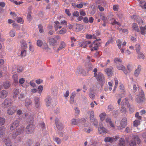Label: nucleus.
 I'll return each instance as SVG.
<instances>
[{
    "instance_id": "nucleus-31",
    "label": "nucleus",
    "mask_w": 146,
    "mask_h": 146,
    "mask_svg": "<svg viewBox=\"0 0 146 146\" xmlns=\"http://www.w3.org/2000/svg\"><path fill=\"white\" fill-rule=\"evenodd\" d=\"M106 116V114L105 113H101L99 115L101 121H104L105 119V117Z\"/></svg>"
},
{
    "instance_id": "nucleus-20",
    "label": "nucleus",
    "mask_w": 146,
    "mask_h": 146,
    "mask_svg": "<svg viewBox=\"0 0 146 146\" xmlns=\"http://www.w3.org/2000/svg\"><path fill=\"white\" fill-rule=\"evenodd\" d=\"M4 141L6 146H12V145L10 139L9 138H7L5 139Z\"/></svg>"
},
{
    "instance_id": "nucleus-55",
    "label": "nucleus",
    "mask_w": 146,
    "mask_h": 146,
    "mask_svg": "<svg viewBox=\"0 0 146 146\" xmlns=\"http://www.w3.org/2000/svg\"><path fill=\"white\" fill-rule=\"evenodd\" d=\"M27 145L31 146L33 144V141L31 140L28 139L26 142Z\"/></svg>"
},
{
    "instance_id": "nucleus-51",
    "label": "nucleus",
    "mask_w": 146,
    "mask_h": 146,
    "mask_svg": "<svg viewBox=\"0 0 146 146\" xmlns=\"http://www.w3.org/2000/svg\"><path fill=\"white\" fill-rule=\"evenodd\" d=\"M15 32L13 30H11L9 33L10 35L12 37H13L15 36Z\"/></svg>"
},
{
    "instance_id": "nucleus-43",
    "label": "nucleus",
    "mask_w": 146,
    "mask_h": 146,
    "mask_svg": "<svg viewBox=\"0 0 146 146\" xmlns=\"http://www.w3.org/2000/svg\"><path fill=\"white\" fill-rule=\"evenodd\" d=\"M141 30L140 33L141 34L143 35H145L146 34V31L144 27H140Z\"/></svg>"
},
{
    "instance_id": "nucleus-50",
    "label": "nucleus",
    "mask_w": 146,
    "mask_h": 146,
    "mask_svg": "<svg viewBox=\"0 0 146 146\" xmlns=\"http://www.w3.org/2000/svg\"><path fill=\"white\" fill-rule=\"evenodd\" d=\"M119 89L123 92H125V89L123 85L122 84L120 83L119 84Z\"/></svg>"
},
{
    "instance_id": "nucleus-13",
    "label": "nucleus",
    "mask_w": 146,
    "mask_h": 146,
    "mask_svg": "<svg viewBox=\"0 0 146 146\" xmlns=\"http://www.w3.org/2000/svg\"><path fill=\"white\" fill-rule=\"evenodd\" d=\"M8 92L5 90H2L0 92V98L4 99L6 98L8 95Z\"/></svg>"
},
{
    "instance_id": "nucleus-9",
    "label": "nucleus",
    "mask_w": 146,
    "mask_h": 146,
    "mask_svg": "<svg viewBox=\"0 0 146 146\" xmlns=\"http://www.w3.org/2000/svg\"><path fill=\"white\" fill-rule=\"evenodd\" d=\"M11 100L8 99H5L2 104V106L4 108H7L11 106Z\"/></svg>"
},
{
    "instance_id": "nucleus-36",
    "label": "nucleus",
    "mask_w": 146,
    "mask_h": 146,
    "mask_svg": "<svg viewBox=\"0 0 146 146\" xmlns=\"http://www.w3.org/2000/svg\"><path fill=\"white\" fill-rule=\"evenodd\" d=\"M126 42L124 41V42L121 45L122 46V48H121V53H123L124 52V50H125V46L126 44Z\"/></svg>"
},
{
    "instance_id": "nucleus-60",
    "label": "nucleus",
    "mask_w": 146,
    "mask_h": 146,
    "mask_svg": "<svg viewBox=\"0 0 146 146\" xmlns=\"http://www.w3.org/2000/svg\"><path fill=\"white\" fill-rule=\"evenodd\" d=\"M120 111L122 113H125L127 112L126 108L123 106H122L120 110Z\"/></svg>"
},
{
    "instance_id": "nucleus-15",
    "label": "nucleus",
    "mask_w": 146,
    "mask_h": 146,
    "mask_svg": "<svg viewBox=\"0 0 146 146\" xmlns=\"http://www.w3.org/2000/svg\"><path fill=\"white\" fill-rule=\"evenodd\" d=\"M120 125L121 127L124 128L126 126L127 123V119L126 118H123L120 121Z\"/></svg>"
},
{
    "instance_id": "nucleus-35",
    "label": "nucleus",
    "mask_w": 146,
    "mask_h": 146,
    "mask_svg": "<svg viewBox=\"0 0 146 146\" xmlns=\"http://www.w3.org/2000/svg\"><path fill=\"white\" fill-rule=\"evenodd\" d=\"M67 30L66 29L64 28H62L60 31H58V33L60 34H64L66 33Z\"/></svg>"
},
{
    "instance_id": "nucleus-59",
    "label": "nucleus",
    "mask_w": 146,
    "mask_h": 146,
    "mask_svg": "<svg viewBox=\"0 0 146 146\" xmlns=\"http://www.w3.org/2000/svg\"><path fill=\"white\" fill-rule=\"evenodd\" d=\"M100 18L104 22H106V20L107 19L106 18L104 15L102 14L100 15Z\"/></svg>"
},
{
    "instance_id": "nucleus-58",
    "label": "nucleus",
    "mask_w": 146,
    "mask_h": 146,
    "mask_svg": "<svg viewBox=\"0 0 146 146\" xmlns=\"http://www.w3.org/2000/svg\"><path fill=\"white\" fill-rule=\"evenodd\" d=\"M135 49L137 53H138L139 52L140 50V45L138 44H136L135 46Z\"/></svg>"
},
{
    "instance_id": "nucleus-48",
    "label": "nucleus",
    "mask_w": 146,
    "mask_h": 146,
    "mask_svg": "<svg viewBox=\"0 0 146 146\" xmlns=\"http://www.w3.org/2000/svg\"><path fill=\"white\" fill-rule=\"evenodd\" d=\"M5 122V119L4 118L0 117V126L4 124Z\"/></svg>"
},
{
    "instance_id": "nucleus-10",
    "label": "nucleus",
    "mask_w": 146,
    "mask_h": 146,
    "mask_svg": "<svg viewBox=\"0 0 146 146\" xmlns=\"http://www.w3.org/2000/svg\"><path fill=\"white\" fill-rule=\"evenodd\" d=\"M98 132L99 133L101 134H104L108 132L107 130L104 127L100 125L98 128Z\"/></svg>"
},
{
    "instance_id": "nucleus-28",
    "label": "nucleus",
    "mask_w": 146,
    "mask_h": 146,
    "mask_svg": "<svg viewBox=\"0 0 146 146\" xmlns=\"http://www.w3.org/2000/svg\"><path fill=\"white\" fill-rule=\"evenodd\" d=\"M125 141L124 138H121L119 141V146H125Z\"/></svg>"
},
{
    "instance_id": "nucleus-12",
    "label": "nucleus",
    "mask_w": 146,
    "mask_h": 146,
    "mask_svg": "<svg viewBox=\"0 0 146 146\" xmlns=\"http://www.w3.org/2000/svg\"><path fill=\"white\" fill-rule=\"evenodd\" d=\"M90 43L91 41H84L79 43V46L80 47H83L85 48L88 45L90 44Z\"/></svg>"
},
{
    "instance_id": "nucleus-62",
    "label": "nucleus",
    "mask_w": 146,
    "mask_h": 146,
    "mask_svg": "<svg viewBox=\"0 0 146 146\" xmlns=\"http://www.w3.org/2000/svg\"><path fill=\"white\" fill-rule=\"evenodd\" d=\"M16 20L17 21L18 23H22L23 22L22 18L20 17L17 18Z\"/></svg>"
},
{
    "instance_id": "nucleus-32",
    "label": "nucleus",
    "mask_w": 146,
    "mask_h": 146,
    "mask_svg": "<svg viewBox=\"0 0 146 146\" xmlns=\"http://www.w3.org/2000/svg\"><path fill=\"white\" fill-rule=\"evenodd\" d=\"M10 86V84L9 81H6L3 83V86L5 88H8Z\"/></svg>"
},
{
    "instance_id": "nucleus-1",
    "label": "nucleus",
    "mask_w": 146,
    "mask_h": 146,
    "mask_svg": "<svg viewBox=\"0 0 146 146\" xmlns=\"http://www.w3.org/2000/svg\"><path fill=\"white\" fill-rule=\"evenodd\" d=\"M141 141L138 136L137 135H134L129 142L130 146H136L137 144H139L140 143Z\"/></svg>"
},
{
    "instance_id": "nucleus-30",
    "label": "nucleus",
    "mask_w": 146,
    "mask_h": 146,
    "mask_svg": "<svg viewBox=\"0 0 146 146\" xmlns=\"http://www.w3.org/2000/svg\"><path fill=\"white\" fill-rule=\"evenodd\" d=\"M113 140V138L111 137H106L104 139V141L106 142H112Z\"/></svg>"
},
{
    "instance_id": "nucleus-38",
    "label": "nucleus",
    "mask_w": 146,
    "mask_h": 146,
    "mask_svg": "<svg viewBox=\"0 0 146 146\" xmlns=\"http://www.w3.org/2000/svg\"><path fill=\"white\" fill-rule=\"evenodd\" d=\"M89 96L92 100H93L95 99V96L94 92L92 91L90 92L89 94Z\"/></svg>"
},
{
    "instance_id": "nucleus-19",
    "label": "nucleus",
    "mask_w": 146,
    "mask_h": 146,
    "mask_svg": "<svg viewBox=\"0 0 146 146\" xmlns=\"http://www.w3.org/2000/svg\"><path fill=\"white\" fill-rule=\"evenodd\" d=\"M54 27L56 31H57L58 29H60L62 28L61 24L58 21H55L54 22Z\"/></svg>"
},
{
    "instance_id": "nucleus-40",
    "label": "nucleus",
    "mask_w": 146,
    "mask_h": 146,
    "mask_svg": "<svg viewBox=\"0 0 146 146\" xmlns=\"http://www.w3.org/2000/svg\"><path fill=\"white\" fill-rule=\"evenodd\" d=\"M37 88L38 90V93L40 95L43 89V87L42 86L40 85Z\"/></svg>"
},
{
    "instance_id": "nucleus-46",
    "label": "nucleus",
    "mask_w": 146,
    "mask_h": 146,
    "mask_svg": "<svg viewBox=\"0 0 146 146\" xmlns=\"http://www.w3.org/2000/svg\"><path fill=\"white\" fill-rule=\"evenodd\" d=\"M13 78L15 83L18 82V77L17 74H15L13 76Z\"/></svg>"
},
{
    "instance_id": "nucleus-25",
    "label": "nucleus",
    "mask_w": 146,
    "mask_h": 146,
    "mask_svg": "<svg viewBox=\"0 0 146 146\" xmlns=\"http://www.w3.org/2000/svg\"><path fill=\"white\" fill-rule=\"evenodd\" d=\"M51 100V98L49 96H48L45 100V101L46 103V105L47 106H50Z\"/></svg>"
},
{
    "instance_id": "nucleus-53",
    "label": "nucleus",
    "mask_w": 146,
    "mask_h": 146,
    "mask_svg": "<svg viewBox=\"0 0 146 146\" xmlns=\"http://www.w3.org/2000/svg\"><path fill=\"white\" fill-rule=\"evenodd\" d=\"M38 28L39 32L40 33H42L44 31L43 27L41 25H38Z\"/></svg>"
},
{
    "instance_id": "nucleus-11",
    "label": "nucleus",
    "mask_w": 146,
    "mask_h": 146,
    "mask_svg": "<svg viewBox=\"0 0 146 146\" xmlns=\"http://www.w3.org/2000/svg\"><path fill=\"white\" fill-rule=\"evenodd\" d=\"M16 110L15 107L14 106H13L12 107L9 108L7 110V113L9 115H12L15 112Z\"/></svg>"
},
{
    "instance_id": "nucleus-45",
    "label": "nucleus",
    "mask_w": 146,
    "mask_h": 146,
    "mask_svg": "<svg viewBox=\"0 0 146 146\" xmlns=\"http://www.w3.org/2000/svg\"><path fill=\"white\" fill-rule=\"evenodd\" d=\"M140 123V121L139 120H135L133 122V125L137 127Z\"/></svg>"
},
{
    "instance_id": "nucleus-64",
    "label": "nucleus",
    "mask_w": 146,
    "mask_h": 146,
    "mask_svg": "<svg viewBox=\"0 0 146 146\" xmlns=\"http://www.w3.org/2000/svg\"><path fill=\"white\" fill-rule=\"evenodd\" d=\"M25 81V79L23 78H21L19 79V83L21 84H22L24 83Z\"/></svg>"
},
{
    "instance_id": "nucleus-33",
    "label": "nucleus",
    "mask_w": 146,
    "mask_h": 146,
    "mask_svg": "<svg viewBox=\"0 0 146 146\" xmlns=\"http://www.w3.org/2000/svg\"><path fill=\"white\" fill-rule=\"evenodd\" d=\"M5 130L4 129L0 128V138L3 137L5 135Z\"/></svg>"
},
{
    "instance_id": "nucleus-24",
    "label": "nucleus",
    "mask_w": 146,
    "mask_h": 146,
    "mask_svg": "<svg viewBox=\"0 0 146 146\" xmlns=\"http://www.w3.org/2000/svg\"><path fill=\"white\" fill-rule=\"evenodd\" d=\"M106 122L109 124L112 127H114V126L113 123L110 117H107L105 119Z\"/></svg>"
},
{
    "instance_id": "nucleus-27",
    "label": "nucleus",
    "mask_w": 146,
    "mask_h": 146,
    "mask_svg": "<svg viewBox=\"0 0 146 146\" xmlns=\"http://www.w3.org/2000/svg\"><path fill=\"white\" fill-rule=\"evenodd\" d=\"M139 5L142 9L146 10V2L141 1Z\"/></svg>"
},
{
    "instance_id": "nucleus-49",
    "label": "nucleus",
    "mask_w": 146,
    "mask_h": 146,
    "mask_svg": "<svg viewBox=\"0 0 146 146\" xmlns=\"http://www.w3.org/2000/svg\"><path fill=\"white\" fill-rule=\"evenodd\" d=\"M79 13L81 16H85L86 15V13L83 9H81L79 11Z\"/></svg>"
},
{
    "instance_id": "nucleus-29",
    "label": "nucleus",
    "mask_w": 146,
    "mask_h": 146,
    "mask_svg": "<svg viewBox=\"0 0 146 146\" xmlns=\"http://www.w3.org/2000/svg\"><path fill=\"white\" fill-rule=\"evenodd\" d=\"M132 28L135 31L139 32V31L138 26L137 24L135 23H134L132 25Z\"/></svg>"
},
{
    "instance_id": "nucleus-7",
    "label": "nucleus",
    "mask_w": 146,
    "mask_h": 146,
    "mask_svg": "<svg viewBox=\"0 0 146 146\" xmlns=\"http://www.w3.org/2000/svg\"><path fill=\"white\" fill-rule=\"evenodd\" d=\"M25 117L29 115L27 119V121L29 123H33L34 121V116L33 114H30L29 113H25Z\"/></svg>"
},
{
    "instance_id": "nucleus-4",
    "label": "nucleus",
    "mask_w": 146,
    "mask_h": 146,
    "mask_svg": "<svg viewBox=\"0 0 146 146\" xmlns=\"http://www.w3.org/2000/svg\"><path fill=\"white\" fill-rule=\"evenodd\" d=\"M35 129V127L34 125L33 124H30L26 127L25 132L27 134H31L34 131Z\"/></svg>"
},
{
    "instance_id": "nucleus-41",
    "label": "nucleus",
    "mask_w": 146,
    "mask_h": 146,
    "mask_svg": "<svg viewBox=\"0 0 146 146\" xmlns=\"http://www.w3.org/2000/svg\"><path fill=\"white\" fill-rule=\"evenodd\" d=\"M42 48L46 51H48L50 49V48L48 47L47 43H44Z\"/></svg>"
},
{
    "instance_id": "nucleus-37",
    "label": "nucleus",
    "mask_w": 146,
    "mask_h": 146,
    "mask_svg": "<svg viewBox=\"0 0 146 146\" xmlns=\"http://www.w3.org/2000/svg\"><path fill=\"white\" fill-rule=\"evenodd\" d=\"M32 102L31 100L29 99H27L25 102V104L27 107H28L31 104Z\"/></svg>"
},
{
    "instance_id": "nucleus-14",
    "label": "nucleus",
    "mask_w": 146,
    "mask_h": 146,
    "mask_svg": "<svg viewBox=\"0 0 146 146\" xmlns=\"http://www.w3.org/2000/svg\"><path fill=\"white\" fill-rule=\"evenodd\" d=\"M116 67L118 70H121L123 71L125 74H127V71L125 67L122 64H120L119 65H117Z\"/></svg>"
},
{
    "instance_id": "nucleus-6",
    "label": "nucleus",
    "mask_w": 146,
    "mask_h": 146,
    "mask_svg": "<svg viewBox=\"0 0 146 146\" xmlns=\"http://www.w3.org/2000/svg\"><path fill=\"white\" fill-rule=\"evenodd\" d=\"M94 77L96 78L98 82H103L105 80L104 75L100 72H98V74H95Z\"/></svg>"
},
{
    "instance_id": "nucleus-17",
    "label": "nucleus",
    "mask_w": 146,
    "mask_h": 146,
    "mask_svg": "<svg viewBox=\"0 0 146 146\" xmlns=\"http://www.w3.org/2000/svg\"><path fill=\"white\" fill-rule=\"evenodd\" d=\"M141 68L140 65H138L137 66V68L136 69L134 72V75L136 77H137L141 71Z\"/></svg>"
},
{
    "instance_id": "nucleus-23",
    "label": "nucleus",
    "mask_w": 146,
    "mask_h": 146,
    "mask_svg": "<svg viewBox=\"0 0 146 146\" xmlns=\"http://www.w3.org/2000/svg\"><path fill=\"white\" fill-rule=\"evenodd\" d=\"M105 71L108 76H111L112 74V69L111 68H107L105 70Z\"/></svg>"
},
{
    "instance_id": "nucleus-52",
    "label": "nucleus",
    "mask_w": 146,
    "mask_h": 146,
    "mask_svg": "<svg viewBox=\"0 0 146 146\" xmlns=\"http://www.w3.org/2000/svg\"><path fill=\"white\" fill-rule=\"evenodd\" d=\"M127 68L129 72H130L133 69L132 66L130 64L127 65Z\"/></svg>"
},
{
    "instance_id": "nucleus-39",
    "label": "nucleus",
    "mask_w": 146,
    "mask_h": 146,
    "mask_svg": "<svg viewBox=\"0 0 146 146\" xmlns=\"http://www.w3.org/2000/svg\"><path fill=\"white\" fill-rule=\"evenodd\" d=\"M56 127L58 129L60 130H62L63 128V125L61 123H60L58 124H56Z\"/></svg>"
},
{
    "instance_id": "nucleus-8",
    "label": "nucleus",
    "mask_w": 146,
    "mask_h": 146,
    "mask_svg": "<svg viewBox=\"0 0 146 146\" xmlns=\"http://www.w3.org/2000/svg\"><path fill=\"white\" fill-rule=\"evenodd\" d=\"M19 122L18 120H16L11 124L10 129L11 130H13L16 129L19 125Z\"/></svg>"
},
{
    "instance_id": "nucleus-47",
    "label": "nucleus",
    "mask_w": 146,
    "mask_h": 146,
    "mask_svg": "<svg viewBox=\"0 0 146 146\" xmlns=\"http://www.w3.org/2000/svg\"><path fill=\"white\" fill-rule=\"evenodd\" d=\"M138 54V57L139 58L143 59L144 58V54L141 52H139L138 53H137Z\"/></svg>"
},
{
    "instance_id": "nucleus-3",
    "label": "nucleus",
    "mask_w": 146,
    "mask_h": 146,
    "mask_svg": "<svg viewBox=\"0 0 146 146\" xmlns=\"http://www.w3.org/2000/svg\"><path fill=\"white\" fill-rule=\"evenodd\" d=\"M24 127L22 126L21 127L19 128L16 129V131H14L13 132L12 138L13 139H15L16 137L18 135H20L24 131Z\"/></svg>"
},
{
    "instance_id": "nucleus-34",
    "label": "nucleus",
    "mask_w": 146,
    "mask_h": 146,
    "mask_svg": "<svg viewBox=\"0 0 146 146\" xmlns=\"http://www.w3.org/2000/svg\"><path fill=\"white\" fill-rule=\"evenodd\" d=\"M54 141L58 144H60L61 142V140L58 137H55L53 138Z\"/></svg>"
},
{
    "instance_id": "nucleus-5",
    "label": "nucleus",
    "mask_w": 146,
    "mask_h": 146,
    "mask_svg": "<svg viewBox=\"0 0 146 146\" xmlns=\"http://www.w3.org/2000/svg\"><path fill=\"white\" fill-rule=\"evenodd\" d=\"M100 46V43L96 40L94 41L92 44H90L89 46V47H92L91 49V50L93 51L94 50H97L98 47Z\"/></svg>"
},
{
    "instance_id": "nucleus-61",
    "label": "nucleus",
    "mask_w": 146,
    "mask_h": 146,
    "mask_svg": "<svg viewBox=\"0 0 146 146\" xmlns=\"http://www.w3.org/2000/svg\"><path fill=\"white\" fill-rule=\"evenodd\" d=\"M72 15L73 16L78 17L79 15V12L77 11H75L73 12Z\"/></svg>"
},
{
    "instance_id": "nucleus-44",
    "label": "nucleus",
    "mask_w": 146,
    "mask_h": 146,
    "mask_svg": "<svg viewBox=\"0 0 146 146\" xmlns=\"http://www.w3.org/2000/svg\"><path fill=\"white\" fill-rule=\"evenodd\" d=\"M114 62L116 64L118 63L119 62L121 63L122 62V60L121 59L118 58H114Z\"/></svg>"
},
{
    "instance_id": "nucleus-26",
    "label": "nucleus",
    "mask_w": 146,
    "mask_h": 146,
    "mask_svg": "<svg viewBox=\"0 0 146 146\" xmlns=\"http://www.w3.org/2000/svg\"><path fill=\"white\" fill-rule=\"evenodd\" d=\"M19 93V90L18 89H15L13 93V97L14 98H17Z\"/></svg>"
},
{
    "instance_id": "nucleus-2",
    "label": "nucleus",
    "mask_w": 146,
    "mask_h": 146,
    "mask_svg": "<svg viewBox=\"0 0 146 146\" xmlns=\"http://www.w3.org/2000/svg\"><path fill=\"white\" fill-rule=\"evenodd\" d=\"M125 104L122 101L121 104V106H124V105H127V108H129V112L130 113H132L134 111V108L133 106L131 105L128 102V99L127 98H126L125 99Z\"/></svg>"
},
{
    "instance_id": "nucleus-22",
    "label": "nucleus",
    "mask_w": 146,
    "mask_h": 146,
    "mask_svg": "<svg viewBox=\"0 0 146 146\" xmlns=\"http://www.w3.org/2000/svg\"><path fill=\"white\" fill-rule=\"evenodd\" d=\"M21 47L23 49H25L27 46V44L25 40H22L20 41Z\"/></svg>"
},
{
    "instance_id": "nucleus-54",
    "label": "nucleus",
    "mask_w": 146,
    "mask_h": 146,
    "mask_svg": "<svg viewBox=\"0 0 146 146\" xmlns=\"http://www.w3.org/2000/svg\"><path fill=\"white\" fill-rule=\"evenodd\" d=\"M117 46L119 49L121 48V44L122 43V42L120 40H118L117 41Z\"/></svg>"
},
{
    "instance_id": "nucleus-21",
    "label": "nucleus",
    "mask_w": 146,
    "mask_h": 146,
    "mask_svg": "<svg viewBox=\"0 0 146 146\" xmlns=\"http://www.w3.org/2000/svg\"><path fill=\"white\" fill-rule=\"evenodd\" d=\"M49 44L52 46L56 45L57 43V41L52 38H51L49 39Z\"/></svg>"
},
{
    "instance_id": "nucleus-18",
    "label": "nucleus",
    "mask_w": 146,
    "mask_h": 146,
    "mask_svg": "<svg viewBox=\"0 0 146 146\" xmlns=\"http://www.w3.org/2000/svg\"><path fill=\"white\" fill-rule=\"evenodd\" d=\"M145 100V98L144 96H139L136 99V102L139 103L144 102Z\"/></svg>"
},
{
    "instance_id": "nucleus-63",
    "label": "nucleus",
    "mask_w": 146,
    "mask_h": 146,
    "mask_svg": "<svg viewBox=\"0 0 146 146\" xmlns=\"http://www.w3.org/2000/svg\"><path fill=\"white\" fill-rule=\"evenodd\" d=\"M26 51L25 49H23L21 51V55L22 56H25L26 55Z\"/></svg>"
},
{
    "instance_id": "nucleus-57",
    "label": "nucleus",
    "mask_w": 146,
    "mask_h": 146,
    "mask_svg": "<svg viewBox=\"0 0 146 146\" xmlns=\"http://www.w3.org/2000/svg\"><path fill=\"white\" fill-rule=\"evenodd\" d=\"M76 7L78 9H81L83 7L82 2H81L80 3L76 5Z\"/></svg>"
},
{
    "instance_id": "nucleus-16",
    "label": "nucleus",
    "mask_w": 146,
    "mask_h": 146,
    "mask_svg": "<svg viewBox=\"0 0 146 146\" xmlns=\"http://www.w3.org/2000/svg\"><path fill=\"white\" fill-rule=\"evenodd\" d=\"M133 17L134 19L139 24H141L143 23V21L140 17L137 15H134Z\"/></svg>"
},
{
    "instance_id": "nucleus-42",
    "label": "nucleus",
    "mask_w": 146,
    "mask_h": 146,
    "mask_svg": "<svg viewBox=\"0 0 146 146\" xmlns=\"http://www.w3.org/2000/svg\"><path fill=\"white\" fill-rule=\"evenodd\" d=\"M65 44L64 42H62L61 43L60 46L58 49V50H61L64 48L65 47Z\"/></svg>"
},
{
    "instance_id": "nucleus-56",
    "label": "nucleus",
    "mask_w": 146,
    "mask_h": 146,
    "mask_svg": "<svg viewBox=\"0 0 146 146\" xmlns=\"http://www.w3.org/2000/svg\"><path fill=\"white\" fill-rule=\"evenodd\" d=\"M43 42L41 40H38L37 42V45L38 46L41 47L43 44Z\"/></svg>"
}]
</instances>
